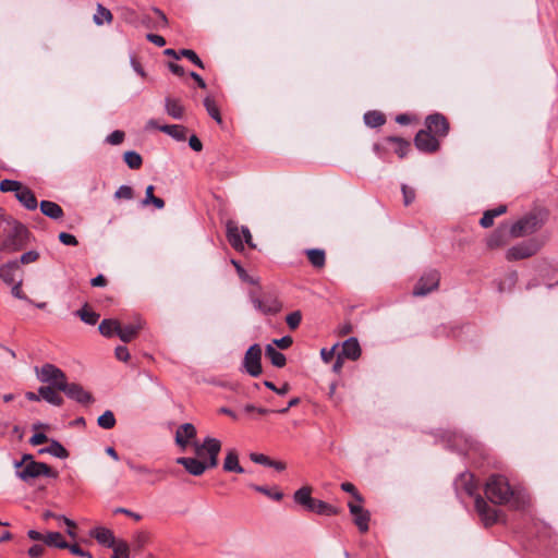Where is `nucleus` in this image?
<instances>
[{"instance_id": "obj_33", "label": "nucleus", "mask_w": 558, "mask_h": 558, "mask_svg": "<svg viewBox=\"0 0 558 558\" xmlns=\"http://www.w3.org/2000/svg\"><path fill=\"white\" fill-rule=\"evenodd\" d=\"M44 542L46 545L51 547H57L61 549H65L68 547V543L63 541L61 533L59 532H49L45 535Z\"/></svg>"}, {"instance_id": "obj_21", "label": "nucleus", "mask_w": 558, "mask_h": 558, "mask_svg": "<svg viewBox=\"0 0 558 558\" xmlns=\"http://www.w3.org/2000/svg\"><path fill=\"white\" fill-rule=\"evenodd\" d=\"M89 534L92 537H95L99 544L106 545L107 547H111L117 541L113 533L106 527H95Z\"/></svg>"}, {"instance_id": "obj_16", "label": "nucleus", "mask_w": 558, "mask_h": 558, "mask_svg": "<svg viewBox=\"0 0 558 558\" xmlns=\"http://www.w3.org/2000/svg\"><path fill=\"white\" fill-rule=\"evenodd\" d=\"M348 506L351 514L354 517V523L362 533H365L368 530L369 512L353 502H349Z\"/></svg>"}, {"instance_id": "obj_57", "label": "nucleus", "mask_w": 558, "mask_h": 558, "mask_svg": "<svg viewBox=\"0 0 558 558\" xmlns=\"http://www.w3.org/2000/svg\"><path fill=\"white\" fill-rule=\"evenodd\" d=\"M123 140L124 132L117 130L107 136L106 142L110 145H119L123 142Z\"/></svg>"}, {"instance_id": "obj_51", "label": "nucleus", "mask_w": 558, "mask_h": 558, "mask_svg": "<svg viewBox=\"0 0 558 558\" xmlns=\"http://www.w3.org/2000/svg\"><path fill=\"white\" fill-rule=\"evenodd\" d=\"M180 54H181V57L187 58L196 66L204 69V63L199 59V57L195 53V51H193L191 49H182V50H180Z\"/></svg>"}, {"instance_id": "obj_59", "label": "nucleus", "mask_w": 558, "mask_h": 558, "mask_svg": "<svg viewBox=\"0 0 558 558\" xmlns=\"http://www.w3.org/2000/svg\"><path fill=\"white\" fill-rule=\"evenodd\" d=\"M59 241L64 245H77V240L73 234L61 232L59 234Z\"/></svg>"}, {"instance_id": "obj_49", "label": "nucleus", "mask_w": 558, "mask_h": 558, "mask_svg": "<svg viewBox=\"0 0 558 558\" xmlns=\"http://www.w3.org/2000/svg\"><path fill=\"white\" fill-rule=\"evenodd\" d=\"M121 14L122 19L131 25H137L140 23V16L133 9L124 8Z\"/></svg>"}, {"instance_id": "obj_64", "label": "nucleus", "mask_w": 558, "mask_h": 558, "mask_svg": "<svg viewBox=\"0 0 558 558\" xmlns=\"http://www.w3.org/2000/svg\"><path fill=\"white\" fill-rule=\"evenodd\" d=\"M44 546L43 545H39V544H36V545H33L29 549H28V556L31 558H38L40 557L43 554H44Z\"/></svg>"}, {"instance_id": "obj_6", "label": "nucleus", "mask_w": 558, "mask_h": 558, "mask_svg": "<svg viewBox=\"0 0 558 558\" xmlns=\"http://www.w3.org/2000/svg\"><path fill=\"white\" fill-rule=\"evenodd\" d=\"M542 225L543 220L537 215L531 214L513 223L510 228V233L515 238L524 236L538 230Z\"/></svg>"}, {"instance_id": "obj_37", "label": "nucleus", "mask_w": 558, "mask_h": 558, "mask_svg": "<svg viewBox=\"0 0 558 558\" xmlns=\"http://www.w3.org/2000/svg\"><path fill=\"white\" fill-rule=\"evenodd\" d=\"M39 452H47L60 459H64L68 457L66 449L57 440H52L49 447L40 449Z\"/></svg>"}, {"instance_id": "obj_50", "label": "nucleus", "mask_w": 558, "mask_h": 558, "mask_svg": "<svg viewBox=\"0 0 558 558\" xmlns=\"http://www.w3.org/2000/svg\"><path fill=\"white\" fill-rule=\"evenodd\" d=\"M302 320V314L300 311H294L287 315L286 323L291 329H296Z\"/></svg>"}, {"instance_id": "obj_40", "label": "nucleus", "mask_w": 558, "mask_h": 558, "mask_svg": "<svg viewBox=\"0 0 558 558\" xmlns=\"http://www.w3.org/2000/svg\"><path fill=\"white\" fill-rule=\"evenodd\" d=\"M93 20L96 25H102L105 22L110 23L112 21V13L107 8L98 4Z\"/></svg>"}, {"instance_id": "obj_4", "label": "nucleus", "mask_w": 558, "mask_h": 558, "mask_svg": "<svg viewBox=\"0 0 558 558\" xmlns=\"http://www.w3.org/2000/svg\"><path fill=\"white\" fill-rule=\"evenodd\" d=\"M15 475L21 481L29 483L39 476L57 477V472L44 462L31 461L23 468L15 470Z\"/></svg>"}, {"instance_id": "obj_41", "label": "nucleus", "mask_w": 558, "mask_h": 558, "mask_svg": "<svg viewBox=\"0 0 558 558\" xmlns=\"http://www.w3.org/2000/svg\"><path fill=\"white\" fill-rule=\"evenodd\" d=\"M123 159L131 169H138L143 163L141 155L134 150L125 151L123 155Z\"/></svg>"}, {"instance_id": "obj_10", "label": "nucleus", "mask_w": 558, "mask_h": 558, "mask_svg": "<svg viewBox=\"0 0 558 558\" xmlns=\"http://www.w3.org/2000/svg\"><path fill=\"white\" fill-rule=\"evenodd\" d=\"M254 308L265 315L276 314L280 311V302L272 295L257 296L255 293L250 294Z\"/></svg>"}, {"instance_id": "obj_15", "label": "nucleus", "mask_w": 558, "mask_h": 558, "mask_svg": "<svg viewBox=\"0 0 558 558\" xmlns=\"http://www.w3.org/2000/svg\"><path fill=\"white\" fill-rule=\"evenodd\" d=\"M414 142L417 149L422 151L433 153L439 147L437 138L426 131H420L416 134Z\"/></svg>"}, {"instance_id": "obj_28", "label": "nucleus", "mask_w": 558, "mask_h": 558, "mask_svg": "<svg viewBox=\"0 0 558 558\" xmlns=\"http://www.w3.org/2000/svg\"><path fill=\"white\" fill-rule=\"evenodd\" d=\"M310 511L324 515H333L337 513V509L333 506L318 499L313 500L310 506Z\"/></svg>"}, {"instance_id": "obj_61", "label": "nucleus", "mask_w": 558, "mask_h": 558, "mask_svg": "<svg viewBox=\"0 0 558 558\" xmlns=\"http://www.w3.org/2000/svg\"><path fill=\"white\" fill-rule=\"evenodd\" d=\"M250 458L253 462L262 465L268 466V464H270V459L263 453H251Z\"/></svg>"}, {"instance_id": "obj_18", "label": "nucleus", "mask_w": 558, "mask_h": 558, "mask_svg": "<svg viewBox=\"0 0 558 558\" xmlns=\"http://www.w3.org/2000/svg\"><path fill=\"white\" fill-rule=\"evenodd\" d=\"M20 271L19 260H10L0 267V278L7 284H12L16 281V274Z\"/></svg>"}, {"instance_id": "obj_8", "label": "nucleus", "mask_w": 558, "mask_h": 558, "mask_svg": "<svg viewBox=\"0 0 558 558\" xmlns=\"http://www.w3.org/2000/svg\"><path fill=\"white\" fill-rule=\"evenodd\" d=\"M262 349L259 344L255 343L251 345L244 356L243 365L245 371L252 377H258L262 374Z\"/></svg>"}, {"instance_id": "obj_53", "label": "nucleus", "mask_w": 558, "mask_h": 558, "mask_svg": "<svg viewBox=\"0 0 558 558\" xmlns=\"http://www.w3.org/2000/svg\"><path fill=\"white\" fill-rule=\"evenodd\" d=\"M254 490L258 492V493H262L266 496H268L269 498L274 499V500H281L282 497H283V494L281 492H276V493H271L267 487L265 486H259V485H252L251 486Z\"/></svg>"}, {"instance_id": "obj_20", "label": "nucleus", "mask_w": 558, "mask_h": 558, "mask_svg": "<svg viewBox=\"0 0 558 558\" xmlns=\"http://www.w3.org/2000/svg\"><path fill=\"white\" fill-rule=\"evenodd\" d=\"M17 201L28 210H35L37 208V199L35 194L27 186H22L15 194Z\"/></svg>"}, {"instance_id": "obj_54", "label": "nucleus", "mask_w": 558, "mask_h": 558, "mask_svg": "<svg viewBox=\"0 0 558 558\" xmlns=\"http://www.w3.org/2000/svg\"><path fill=\"white\" fill-rule=\"evenodd\" d=\"M38 258H39V253L37 251L32 250V251L25 252L24 254L21 255V257L19 259V265L20 264L28 265V264L37 262Z\"/></svg>"}, {"instance_id": "obj_24", "label": "nucleus", "mask_w": 558, "mask_h": 558, "mask_svg": "<svg viewBox=\"0 0 558 558\" xmlns=\"http://www.w3.org/2000/svg\"><path fill=\"white\" fill-rule=\"evenodd\" d=\"M223 470L226 472H235L242 474L244 469L239 463V454L234 449H230L227 452L226 459L223 461Z\"/></svg>"}, {"instance_id": "obj_55", "label": "nucleus", "mask_w": 558, "mask_h": 558, "mask_svg": "<svg viewBox=\"0 0 558 558\" xmlns=\"http://www.w3.org/2000/svg\"><path fill=\"white\" fill-rule=\"evenodd\" d=\"M114 198L117 199H132L133 198V190L129 185H121L114 193Z\"/></svg>"}, {"instance_id": "obj_7", "label": "nucleus", "mask_w": 558, "mask_h": 558, "mask_svg": "<svg viewBox=\"0 0 558 558\" xmlns=\"http://www.w3.org/2000/svg\"><path fill=\"white\" fill-rule=\"evenodd\" d=\"M36 373L41 383H48L57 390H59L61 384H66L65 374L53 364L47 363L40 368L37 367Z\"/></svg>"}, {"instance_id": "obj_32", "label": "nucleus", "mask_w": 558, "mask_h": 558, "mask_svg": "<svg viewBox=\"0 0 558 558\" xmlns=\"http://www.w3.org/2000/svg\"><path fill=\"white\" fill-rule=\"evenodd\" d=\"M165 107L167 113L173 119H181L183 117V107L179 100L168 97L166 98Z\"/></svg>"}, {"instance_id": "obj_60", "label": "nucleus", "mask_w": 558, "mask_h": 558, "mask_svg": "<svg viewBox=\"0 0 558 558\" xmlns=\"http://www.w3.org/2000/svg\"><path fill=\"white\" fill-rule=\"evenodd\" d=\"M342 490L352 494L357 501H362L361 495L357 493L355 486L352 483L345 482L341 484Z\"/></svg>"}, {"instance_id": "obj_5", "label": "nucleus", "mask_w": 558, "mask_h": 558, "mask_svg": "<svg viewBox=\"0 0 558 558\" xmlns=\"http://www.w3.org/2000/svg\"><path fill=\"white\" fill-rule=\"evenodd\" d=\"M227 238L231 246L236 251L244 250V243L254 246L248 228L242 227L240 230L238 225L233 221L227 222Z\"/></svg>"}, {"instance_id": "obj_63", "label": "nucleus", "mask_w": 558, "mask_h": 558, "mask_svg": "<svg viewBox=\"0 0 558 558\" xmlns=\"http://www.w3.org/2000/svg\"><path fill=\"white\" fill-rule=\"evenodd\" d=\"M116 357L120 361L126 362L130 359V353L126 347L120 345L116 348Z\"/></svg>"}, {"instance_id": "obj_62", "label": "nucleus", "mask_w": 558, "mask_h": 558, "mask_svg": "<svg viewBox=\"0 0 558 558\" xmlns=\"http://www.w3.org/2000/svg\"><path fill=\"white\" fill-rule=\"evenodd\" d=\"M292 342H293V340L290 336H284L280 339L274 340V343L282 350L288 349L292 344Z\"/></svg>"}, {"instance_id": "obj_36", "label": "nucleus", "mask_w": 558, "mask_h": 558, "mask_svg": "<svg viewBox=\"0 0 558 558\" xmlns=\"http://www.w3.org/2000/svg\"><path fill=\"white\" fill-rule=\"evenodd\" d=\"M142 204L144 206L153 204L158 209H162L165 207L163 199L154 195V185H148L146 187L145 198L142 201Z\"/></svg>"}, {"instance_id": "obj_14", "label": "nucleus", "mask_w": 558, "mask_h": 558, "mask_svg": "<svg viewBox=\"0 0 558 558\" xmlns=\"http://www.w3.org/2000/svg\"><path fill=\"white\" fill-rule=\"evenodd\" d=\"M427 132L445 136L448 133L449 124L446 118L439 113L430 114L426 119Z\"/></svg>"}, {"instance_id": "obj_42", "label": "nucleus", "mask_w": 558, "mask_h": 558, "mask_svg": "<svg viewBox=\"0 0 558 558\" xmlns=\"http://www.w3.org/2000/svg\"><path fill=\"white\" fill-rule=\"evenodd\" d=\"M97 424L104 429H111L116 425V417L112 411H105L97 420Z\"/></svg>"}, {"instance_id": "obj_2", "label": "nucleus", "mask_w": 558, "mask_h": 558, "mask_svg": "<svg viewBox=\"0 0 558 558\" xmlns=\"http://www.w3.org/2000/svg\"><path fill=\"white\" fill-rule=\"evenodd\" d=\"M486 497L494 504L504 505L511 504L512 507L519 508V497L511 489L506 477L501 475H493L486 483Z\"/></svg>"}, {"instance_id": "obj_17", "label": "nucleus", "mask_w": 558, "mask_h": 558, "mask_svg": "<svg viewBox=\"0 0 558 558\" xmlns=\"http://www.w3.org/2000/svg\"><path fill=\"white\" fill-rule=\"evenodd\" d=\"M196 436V428L191 423L180 425L175 433V442L182 448H185L190 440Z\"/></svg>"}, {"instance_id": "obj_29", "label": "nucleus", "mask_w": 558, "mask_h": 558, "mask_svg": "<svg viewBox=\"0 0 558 558\" xmlns=\"http://www.w3.org/2000/svg\"><path fill=\"white\" fill-rule=\"evenodd\" d=\"M159 130L177 141H184L186 137V129L182 125H160Z\"/></svg>"}, {"instance_id": "obj_19", "label": "nucleus", "mask_w": 558, "mask_h": 558, "mask_svg": "<svg viewBox=\"0 0 558 558\" xmlns=\"http://www.w3.org/2000/svg\"><path fill=\"white\" fill-rule=\"evenodd\" d=\"M342 357L356 360L361 355V347L356 338L347 339L343 344L341 352L339 353Z\"/></svg>"}, {"instance_id": "obj_34", "label": "nucleus", "mask_w": 558, "mask_h": 558, "mask_svg": "<svg viewBox=\"0 0 558 558\" xmlns=\"http://www.w3.org/2000/svg\"><path fill=\"white\" fill-rule=\"evenodd\" d=\"M119 324L116 319H104L98 327L99 332L105 337H111L118 333Z\"/></svg>"}, {"instance_id": "obj_13", "label": "nucleus", "mask_w": 558, "mask_h": 558, "mask_svg": "<svg viewBox=\"0 0 558 558\" xmlns=\"http://www.w3.org/2000/svg\"><path fill=\"white\" fill-rule=\"evenodd\" d=\"M475 509L485 525H490L498 520V511L490 507L481 496L475 498Z\"/></svg>"}, {"instance_id": "obj_12", "label": "nucleus", "mask_w": 558, "mask_h": 558, "mask_svg": "<svg viewBox=\"0 0 558 558\" xmlns=\"http://www.w3.org/2000/svg\"><path fill=\"white\" fill-rule=\"evenodd\" d=\"M537 251V243L534 241H529L510 247L507 251L506 257L509 260L523 259L534 255Z\"/></svg>"}, {"instance_id": "obj_46", "label": "nucleus", "mask_w": 558, "mask_h": 558, "mask_svg": "<svg viewBox=\"0 0 558 558\" xmlns=\"http://www.w3.org/2000/svg\"><path fill=\"white\" fill-rule=\"evenodd\" d=\"M113 549V555L119 558H129V545L124 541H116L110 547Z\"/></svg>"}, {"instance_id": "obj_39", "label": "nucleus", "mask_w": 558, "mask_h": 558, "mask_svg": "<svg viewBox=\"0 0 558 558\" xmlns=\"http://www.w3.org/2000/svg\"><path fill=\"white\" fill-rule=\"evenodd\" d=\"M364 122L367 126L377 128L385 123V117L378 111H368L364 114Z\"/></svg>"}, {"instance_id": "obj_56", "label": "nucleus", "mask_w": 558, "mask_h": 558, "mask_svg": "<svg viewBox=\"0 0 558 558\" xmlns=\"http://www.w3.org/2000/svg\"><path fill=\"white\" fill-rule=\"evenodd\" d=\"M401 191L403 194V203L405 206H409L415 199V191L414 189L408 186L407 184H403L401 186Z\"/></svg>"}, {"instance_id": "obj_35", "label": "nucleus", "mask_w": 558, "mask_h": 558, "mask_svg": "<svg viewBox=\"0 0 558 558\" xmlns=\"http://www.w3.org/2000/svg\"><path fill=\"white\" fill-rule=\"evenodd\" d=\"M457 485L463 486V489L469 496H473L476 492V484L473 481V475L470 473L461 474Z\"/></svg>"}, {"instance_id": "obj_43", "label": "nucleus", "mask_w": 558, "mask_h": 558, "mask_svg": "<svg viewBox=\"0 0 558 558\" xmlns=\"http://www.w3.org/2000/svg\"><path fill=\"white\" fill-rule=\"evenodd\" d=\"M76 315L87 325H95L99 318L97 313L89 311L86 306L78 310Z\"/></svg>"}, {"instance_id": "obj_31", "label": "nucleus", "mask_w": 558, "mask_h": 558, "mask_svg": "<svg viewBox=\"0 0 558 558\" xmlns=\"http://www.w3.org/2000/svg\"><path fill=\"white\" fill-rule=\"evenodd\" d=\"M314 498L311 497V488L307 486H304L294 493V501L304 506L307 510H310V506Z\"/></svg>"}, {"instance_id": "obj_26", "label": "nucleus", "mask_w": 558, "mask_h": 558, "mask_svg": "<svg viewBox=\"0 0 558 558\" xmlns=\"http://www.w3.org/2000/svg\"><path fill=\"white\" fill-rule=\"evenodd\" d=\"M507 211L506 205H499L494 209L486 210L480 220V225L483 228H489L494 225V219Z\"/></svg>"}, {"instance_id": "obj_1", "label": "nucleus", "mask_w": 558, "mask_h": 558, "mask_svg": "<svg viewBox=\"0 0 558 558\" xmlns=\"http://www.w3.org/2000/svg\"><path fill=\"white\" fill-rule=\"evenodd\" d=\"M195 453L198 458L208 457V463L197 458L180 457L177 463L182 465L190 474L194 476L202 475L208 468H215L218 464V454L221 449V442L217 438L207 437L203 444L195 442Z\"/></svg>"}, {"instance_id": "obj_45", "label": "nucleus", "mask_w": 558, "mask_h": 558, "mask_svg": "<svg viewBox=\"0 0 558 558\" xmlns=\"http://www.w3.org/2000/svg\"><path fill=\"white\" fill-rule=\"evenodd\" d=\"M22 186L23 184L15 180L4 179L0 182V191L3 193L13 192L16 194Z\"/></svg>"}, {"instance_id": "obj_52", "label": "nucleus", "mask_w": 558, "mask_h": 558, "mask_svg": "<svg viewBox=\"0 0 558 558\" xmlns=\"http://www.w3.org/2000/svg\"><path fill=\"white\" fill-rule=\"evenodd\" d=\"M22 279H19L16 280L14 283H12V289H11V293L14 298L16 299H20V300H24L28 303H33V301L31 299H28L24 293L23 291L21 290V287H22Z\"/></svg>"}, {"instance_id": "obj_22", "label": "nucleus", "mask_w": 558, "mask_h": 558, "mask_svg": "<svg viewBox=\"0 0 558 558\" xmlns=\"http://www.w3.org/2000/svg\"><path fill=\"white\" fill-rule=\"evenodd\" d=\"M39 396L52 405L60 407L63 404V398L56 391L54 387L41 386L38 389Z\"/></svg>"}, {"instance_id": "obj_48", "label": "nucleus", "mask_w": 558, "mask_h": 558, "mask_svg": "<svg viewBox=\"0 0 558 558\" xmlns=\"http://www.w3.org/2000/svg\"><path fill=\"white\" fill-rule=\"evenodd\" d=\"M390 141L397 144V147L395 149L396 154L400 158L405 157L410 149V144L408 142H405L401 138H397V137H391Z\"/></svg>"}, {"instance_id": "obj_47", "label": "nucleus", "mask_w": 558, "mask_h": 558, "mask_svg": "<svg viewBox=\"0 0 558 558\" xmlns=\"http://www.w3.org/2000/svg\"><path fill=\"white\" fill-rule=\"evenodd\" d=\"M505 243V231L501 229L496 230L487 240V245L490 248L498 247Z\"/></svg>"}, {"instance_id": "obj_44", "label": "nucleus", "mask_w": 558, "mask_h": 558, "mask_svg": "<svg viewBox=\"0 0 558 558\" xmlns=\"http://www.w3.org/2000/svg\"><path fill=\"white\" fill-rule=\"evenodd\" d=\"M204 106L208 112V114L214 119L216 120L218 123H221L222 120H221V116H220V112H219V109L218 107L216 106L214 99H211L210 97H206L204 99Z\"/></svg>"}, {"instance_id": "obj_30", "label": "nucleus", "mask_w": 558, "mask_h": 558, "mask_svg": "<svg viewBox=\"0 0 558 558\" xmlns=\"http://www.w3.org/2000/svg\"><path fill=\"white\" fill-rule=\"evenodd\" d=\"M140 328H141L140 325L130 324L126 326H121L119 324V329H118L117 335L123 342H130L131 340H133L135 338Z\"/></svg>"}, {"instance_id": "obj_38", "label": "nucleus", "mask_w": 558, "mask_h": 558, "mask_svg": "<svg viewBox=\"0 0 558 558\" xmlns=\"http://www.w3.org/2000/svg\"><path fill=\"white\" fill-rule=\"evenodd\" d=\"M310 263L314 267H323L325 265V252L319 248H311L306 251Z\"/></svg>"}, {"instance_id": "obj_27", "label": "nucleus", "mask_w": 558, "mask_h": 558, "mask_svg": "<svg viewBox=\"0 0 558 558\" xmlns=\"http://www.w3.org/2000/svg\"><path fill=\"white\" fill-rule=\"evenodd\" d=\"M265 353L274 366L283 367L286 365V356L281 352L276 350L272 344L266 345Z\"/></svg>"}, {"instance_id": "obj_9", "label": "nucleus", "mask_w": 558, "mask_h": 558, "mask_svg": "<svg viewBox=\"0 0 558 558\" xmlns=\"http://www.w3.org/2000/svg\"><path fill=\"white\" fill-rule=\"evenodd\" d=\"M439 272L437 270H430L424 274L420 280L417 281L413 294L415 296H424L435 289L438 288L439 284Z\"/></svg>"}, {"instance_id": "obj_11", "label": "nucleus", "mask_w": 558, "mask_h": 558, "mask_svg": "<svg viewBox=\"0 0 558 558\" xmlns=\"http://www.w3.org/2000/svg\"><path fill=\"white\" fill-rule=\"evenodd\" d=\"M59 390L78 403L88 404L93 402L92 395L78 384H61Z\"/></svg>"}, {"instance_id": "obj_25", "label": "nucleus", "mask_w": 558, "mask_h": 558, "mask_svg": "<svg viewBox=\"0 0 558 558\" xmlns=\"http://www.w3.org/2000/svg\"><path fill=\"white\" fill-rule=\"evenodd\" d=\"M40 210L45 216L54 220L61 219L63 217V209L54 202L41 201Z\"/></svg>"}, {"instance_id": "obj_23", "label": "nucleus", "mask_w": 558, "mask_h": 558, "mask_svg": "<svg viewBox=\"0 0 558 558\" xmlns=\"http://www.w3.org/2000/svg\"><path fill=\"white\" fill-rule=\"evenodd\" d=\"M126 463H128L129 468L137 474H146V475L156 476V480L151 481V484L165 478L166 473L162 470H153L143 464H135L131 460H128Z\"/></svg>"}, {"instance_id": "obj_3", "label": "nucleus", "mask_w": 558, "mask_h": 558, "mask_svg": "<svg viewBox=\"0 0 558 558\" xmlns=\"http://www.w3.org/2000/svg\"><path fill=\"white\" fill-rule=\"evenodd\" d=\"M28 230L19 221L12 220L0 235V251L14 253L27 243Z\"/></svg>"}, {"instance_id": "obj_58", "label": "nucleus", "mask_w": 558, "mask_h": 558, "mask_svg": "<svg viewBox=\"0 0 558 558\" xmlns=\"http://www.w3.org/2000/svg\"><path fill=\"white\" fill-rule=\"evenodd\" d=\"M264 385H265L268 389H270V390H272V391H275V392H277L278 395H281V396H283V395L288 393V392H289V390H290V386H289V384H284L281 388H278V387H276V386H275V384H274V383H271V381H269V380H265V381H264Z\"/></svg>"}]
</instances>
